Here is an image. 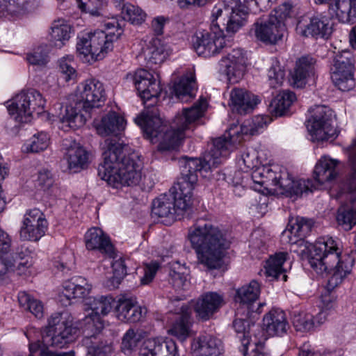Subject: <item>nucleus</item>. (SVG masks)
<instances>
[{"instance_id":"obj_6","label":"nucleus","mask_w":356,"mask_h":356,"mask_svg":"<svg viewBox=\"0 0 356 356\" xmlns=\"http://www.w3.org/2000/svg\"><path fill=\"white\" fill-rule=\"evenodd\" d=\"M232 147L231 137L228 138L221 136L213 140L212 147L205 154L203 160L188 156L181 158L179 160L180 177L174 186L175 188L179 189L192 198L193 191L197 181V172L217 168L229 156Z\"/></svg>"},{"instance_id":"obj_3","label":"nucleus","mask_w":356,"mask_h":356,"mask_svg":"<svg viewBox=\"0 0 356 356\" xmlns=\"http://www.w3.org/2000/svg\"><path fill=\"white\" fill-rule=\"evenodd\" d=\"M198 261L210 269L221 266L225 251L229 247L225 232L210 222L198 220L188 233Z\"/></svg>"},{"instance_id":"obj_29","label":"nucleus","mask_w":356,"mask_h":356,"mask_svg":"<svg viewBox=\"0 0 356 356\" xmlns=\"http://www.w3.org/2000/svg\"><path fill=\"white\" fill-rule=\"evenodd\" d=\"M86 248L89 250H99L100 252L113 257L114 248L110 238L98 227H92L85 234Z\"/></svg>"},{"instance_id":"obj_59","label":"nucleus","mask_w":356,"mask_h":356,"mask_svg":"<svg viewBox=\"0 0 356 356\" xmlns=\"http://www.w3.org/2000/svg\"><path fill=\"white\" fill-rule=\"evenodd\" d=\"M159 268V263L152 261L149 264L144 265L143 267V275L140 277V283L143 285L148 284L150 283Z\"/></svg>"},{"instance_id":"obj_45","label":"nucleus","mask_w":356,"mask_h":356,"mask_svg":"<svg viewBox=\"0 0 356 356\" xmlns=\"http://www.w3.org/2000/svg\"><path fill=\"white\" fill-rule=\"evenodd\" d=\"M18 301L21 307L29 310L36 318H40L43 316V305L42 302L27 293L21 291L18 294Z\"/></svg>"},{"instance_id":"obj_38","label":"nucleus","mask_w":356,"mask_h":356,"mask_svg":"<svg viewBox=\"0 0 356 356\" xmlns=\"http://www.w3.org/2000/svg\"><path fill=\"white\" fill-rule=\"evenodd\" d=\"M114 299L111 296H100L98 298L89 297L86 299V305L91 309V317L90 319L99 321V316L107 315L111 310Z\"/></svg>"},{"instance_id":"obj_56","label":"nucleus","mask_w":356,"mask_h":356,"mask_svg":"<svg viewBox=\"0 0 356 356\" xmlns=\"http://www.w3.org/2000/svg\"><path fill=\"white\" fill-rule=\"evenodd\" d=\"M124 24V20L119 21L116 18H112L111 20L105 22L104 26L107 31L106 34L109 35V38H112L113 42L118 40L123 33Z\"/></svg>"},{"instance_id":"obj_43","label":"nucleus","mask_w":356,"mask_h":356,"mask_svg":"<svg viewBox=\"0 0 356 356\" xmlns=\"http://www.w3.org/2000/svg\"><path fill=\"white\" fill-rule=\"evenodd\" d=\"M195 86V76L192 73L182 76L175 83L173 91L176 97L181 102H188L193 97Z\"/></svg>"},{"instance_id":"obj_51","label":"nucleus","mask_w":356,"mask_h":356,"mask_svg":"<svg viewBox=\"0 0 356 356\" xmlns=\"http://www.w3.org/2000/svg\"><path fill=\"white\" fill-rule=\"evenodd\" d=\"M49 145V136L47 133L41 131L34 134L25 146L27 152L37 153L46 149Z\"/></svg>"},{"instance_id":"obj_52","label":"nucleus","mask_w":356,"mask_h":356,"mask_svg":"<svg viewBox=\"0 0 356 356\" xmlns=\"http://www.w3.org/2000/svg\"><path fill=\"white\" fill-rule=\"evenodd\" d=\"M49 51L47 44H41L28 54L26 59L31 65H45L49 62Z\"/></svg>"},{"instance_id":"obj_18","label":"nucleus","mask_w":356,"mask_h":356,"mask_svg":"<svg viewBox=\"0 0 356 356\" xmlns=\"http://www.w3.org/2000/svg\"><path fill=\"white\" fill-rule=\"evenodd\" d=\"M353 56L349 51L337 54L331 67L332 81L342 91H348L355 86Z\"/></svg>"},{"instance_id":"obj_11","label":"nucleus","mask_w":356,"mask_h":356,"mask_svg":"<svg viewBox=\"0 0 356 356\" xmlns=\"http://www.w3.org/2000/svg\"><path fill=\"white\" fill-rule=\"evenodd\" d=\"M113 39L104 31L97 30L78 37L76 54L84 63L103 59L113 49Z\"/></svg>"},{"instance_id":"obj_41","label":"nucleus","mask_w":356,"mask_h":356,"mask_svg":"<svg viewBox=\"0 0 356 356\" xmlns=\"http://www.w3.org/2000/svg\"><path fill=\"white\" fill-rule=\"evenodd\" d=\"M296 99V95L293 92L283 90L271 101L269 105V111L276 117L284 115Z\"/></svg>"},{"instance_id":"obj_53","label":"nucleus","mask_w":356,"mask_h":356,"mask_svg":"<svg viewBox=\"0 0 356 356\" xmlns=\"http://www.w3.org/2000/svg\"><path fill=\"white\" fill-rule=\"evenodd\" d=\"M155 341L154 348L156 356H176L177 346L172 339L161 341L159 339H153Z\"/></svg>"},{"instance_id":"obj_33","label":"nucleus","mask_w":356,"mask_h":356,"mask_svg":"<svg viewBox=\"0 0 356 356\" xmlns=\"http://www.w3.org/2000/svg\"><path fill=\"white\" fill-rule=\"evenodd\" d=\"M63 147L66 149V159L68 167L74 172L85 168L88 162L87 152L75 141L65 139Z\"/></svg>"},{"instance_id":"obj_24","label":"nucleus","mask_w":356,"mask_h":356,"mask_svg":"<svg viewBox=\"0 0 356 356\" xmlns=\"http://www.w3.org/2000/svg\"><path fill=\"white\" fill-rule=\"evenodd\" d=\"M223 305L222 296L216 292H207L196 300L194 311L200 320L206 321L211 318Z\"/></svg>"},{"instance_id":"obj_27","label":"nucleus","mask_w":356,"mask_h":356,"mask_svg":"<svg viewBox=\"0 0 356 356\" xmlns=\"http://www.w3.org/2000/svg\"><path fill=\"white\" fill-rule=\"evenodd\" d=\"M314 222L311 219L297 217L290 219L286 229L282 234V241L291 243H296L299 239L306 237L312 231Z\"/></svg>"},{"instance_id":"obj_2","label":"nucleus","mask_w":356,"mask_h":356,"mask_svg":"<svg viewBox=\"0 0 356 356\" xmlns=\"http://www.w3.org/2000/svg\"><path fill=\"white\" fill-rule=\"evenodd\" d=\"M337 160L322 157L316 163L314 171V183L310 179L293 180L286 169L278 165H267L266 170V185L271 183L282 190L287 196H300L303 193H312L318 189L325 182L331 181L338 175Z\"/></svg>"},{"instance_id":"obj_39","label":"nucleus","mask_w":356,"mask_h":356,"mask_svg":"<svg viewBox=\"0 0 356 356\" xmlns=\"http://www.w3.org/2000/svg\"><path fill=\"white\" fill-rule=\"evenodd\" d=\"M181 311V316L173 324L169 332L179 342L183 343L190 335L191 321L190 309L186 305H183Z\"/></svg>"},{"instance_id":"obj_35","label":"nucleus","mask_w":356,"mask_h":356,"mask_svg":"<svg viewBox=\"0 0 356 356\" xmlns=\"http://www.w3.org/2000/svg\"><path fill=\"white\" fill-rule=\"evenodd\" d=\"M82 344L86 349L87 356H115L112 343L103 341L99 334L85 336Z\"/></svg>"},{"instance_id":"obj_5","label":"nucleus","mask_w":356,"mask_h":356,"mask_svg":"<svg viewBox=\"0 0 356 356\" xmlns=\"http://www.w3.org/2000/svg\"><path fill=\"white\" fill-rule=\"evenodd\" d=\"M341 250L332 238H319L314 245L309 257L311 267L318 274L329 275L327 289L339 285L352 269L353 260L341 257Z\"/></svg>"},{"instance_id":"obj_1","label":"nucleus","mask_w":356,"mask_h":356,"mask_svg":"<svg viewBox=\"0 0 356 356\" xmlns=\"http://www.w3.org/2000/svg\"><path fill=\"white\" fill-rule=\"evenodd\" d=\"M95 127L101 136L115 135L102 144L104 161L98 167L99 177L114 188L137 185L141 179L139 156L129 152L128 146L116 137L124 129V119L110 111L100 121H95Z\"/></svg>"},{"instance_id":"obj_40","label":"nucleus","mask_w":356,"mask_h":356,"mask_svg":"<svg viewBox=\"0 0 356 356\" xmlns=\"http://www.w3.org/2000/svg\"><path fill=\"white\" fill-rule=\"evenodd\" d=\"M287 252H278L273 256H270L267 260L265 266V274L267 277H272L275 280H282L286 282L287 275L285 274V270L282 266L288 259Z\"/></svg>"},{"instance_id":"obj_28","label":"nucleus","mask_w":356,"mask_h":356,"mask_svg":"<svg viewBox=\"0 0 356 356\" xmlns=\"http://www.w3.org/2000/svg\"><path fill=\"white\" fill-rule=\"evenodd\" d=\"M315 65L316 60L312 56L307 55L300 57L296 61L293 71L291 72V85L294 88H303L308 78L314 75Z\"/></svg>"},{"instance_id":"obj_21","label":"nucleus","mask_w":356,"mask_h":356,"mask_svg":"<svg viewBox=\"0 0 356 356\" xmlns=\"http://www.w3.org/2000/svg\"><path fill=\"white\" fill-rule=\"evenodd\" d=\"M47 228V222L41 211L35 208L30 209L24 215L19 232L20 238L37 241L45 234Z\"/></svg>"},{"instance_id":"obj_31","label":"nucleus","mask_w":356,"mask_h":356,"mask_svg":"<svg viewBox=\"0 0 356 356\" xmlns=\"http://www.w3.org/2000/svg\"><path fill=\"white\" fill-rule=\"evenodd\" d=\"M263 325L270 336H282L289 327L285 312L280 309H271L264 316Z\"/></svg>"},{"instance_id":"obj_47","label":"nucleus","mask_w":356,"mask_h":356,"mask_svg":"<svg viewBox=\"0 0 356 356\" xmlns=\"http://www.w3.org/2000/svg\"><path fill=\"white\" fill-rule=\"evenodd\" d=\"M77 7L84 13H88L92 16H104V8L106 5V0H75Z\"/></svg>"},{"instance_id":"obj_61","label":"nucleus","mask_w":356,"mask_h":356,"mask_svg":"<svg viewBox=\"0 0 356 356\" xmlns=\"http://www.w3.org/2000/svg\"><path fill=\"white\" fill-rule=\"evenodd\" d=\"M170 21L169 17L164 16H157L152 21V29L155 35H161L163 33L165 25Z\"/></svg>"},{"instance_id":"obj_8","label":"nucleus","mask_w":356,"mask_h":356,"mask_svg":"<svg viewBox=\"0 0 356 356\" xmlns=\"http://www.w3.org/2000/svg\"><path fill=\"white\" fill-rule=\"evenodd\" d=\"M77 330L60 313L51 316L48 325L42 332V341L29 345L30 356L49 346L62 348L75 339Z\"/></svg>"},{"instance_id":"obj_22","label":"nucleus","mask_w":356,"mask_h":356,"mask_svg":"<svg viewBox=\"0 0 356 356\" xmlns=\"http://www.w3.org/2000/svg\"><path fill=\"white\" fill-rule=\"evenodd\" d=\"M247 57L242 49H234L219 61L220 70L230 82H238L245 70Z\"/></svg>"},{"instance_id":"obj_23","label":"nucleus","mask_w":356,"mask_h":356,"mask_svg":"<svg viewBox=\"0 0 356 356\" xmlns=\"http://www.w3.org/2000/svg\"><path fill=\"white\" fill-rule=\"evenodd\" d=\"M207 101L201 97L197 102L189 108L182 110V113L176 117L175 124L184 131L193 129L197 125L202 124V118L207 108Z\"/></svg>"},{"instance_id":"obj_15","label":"nucleus","mask_w":356,"mask_h":356,"mask_svg":"<svg viewBox=\"0 0 356 356\" xmlns=\"http://www.w3.org/2000/svg\"><path fill=\"white\" fill-rule=\"evenodd\" d=\"M45 99L41 93L33 88L22 90L7 106L10 115H13L17 122L27 123L36 108H42Z\"/></svg>"},{"instance_id":"obj_48","label":"nucleus","mask_w":356,"mask_h":356,"mask_svg":"<svg viewBox=\"0 0 356 356\" xmlns=\"http://www.w3.org/2000/svg\"><path fill=\"white\" fill-rule=\"evenodd\" d=\"M122 14L124 21H129L134 24H142L146 17V13L141 8L131 3L123 4Z\"/></svg>"},{"instance_id":"obj_37","label":"nucleus","mask_w":356,"mask_h":356,"mask_svg":"<svg viewBox=\"0 0 356 356\" xmlns=\"http://www.w3.org/2000/svg\"><path fill=\"white\" fill-rule=\"evenodd\" d=\"M168 55V49L159 39L153 40L143 50V56L147 65L151 67L162 63Z\"/></svg>"},{"instance_id":"obj_34","label":"nucleus","mask_w":356,"mask_h":356,"mask_svg":"<svg viewBox=\"0 0 356 356\" xmlns=\"http://www.w3.org/2000/svg\"><path fill=\"white\" fill-rule=\"evenodd\" d=\"M316 3H329L338 19L342 23L356 22V0H315Z\"/></svg>"},{"instance_id":"obj_49","label":"nucleus","mask_w":356,"mask_h":356,"mask_svg":"<svg viewBox=\"0 0 356 356\" xmlns=\"http://www.w3.org/2000/svg\"><path fill=\"white\" fill-rule=\"evenodd\" d=\"M169 276L174 287L182 288L187 280V270L184 266L177 261L172 264Z\"/></svg>"},{"instance_id":"obj_10","label":"nucleus","mask_w":356,"mask_h":356,"mask_svg":"<svg viewBox=\"0 0 356 356\" xmlns=\"http://www.w3.org/2000/svg\"><path fill=\"white\" fill-rule=\"evenodd\" d=\"M211 24L210 31H202L197 32L193 38V47L199 56L204 58H210L219 54L222 49L227 46L226 39L228 35H225L222 29L220 28V22L225 21L226 17H216L213 15V9L211 14ZM222 25L226 26V24L222 22ZM230 36L232 33H227Z\"/></svg>"},{"instance_id":"obj_13","label":"nucleus","mask_w":356,"mask_h":356,"mask_svg":"<svg viewBox=\"0 0 356 356\" xmlns=\"http://www.w3.org/2000/svg\"><path fill=\"white\" fill-rule=\"evenodd\" d=\"M307 128L313 141L334 140L338 136L334 125L333 111L330 108L318 105L311 108Z\"/></svg>"},{"instance_id":"obj_42","label":"nucleus","mask_w":356,"mask_h":356,"mask_svg":"<svg viewBox=\"0 0 356 356\" xmlns=\"http://www.w3.org/2000/svg\"><path fill=\"white\" fill-rule=\"evenodd\" d=\"M349 159L351 165V172L341 184V189L350 195L352 202L356 201V138L350 147Z\"/></svg>"},{"instance_id":"obj_62","label":"nucleus","mask_w":356,"mask_h":356,"mask_svg":"<svg viewBox=\"0 0 356 356\" xmlns=\"http://www.w3.org/2000/svg\"><path fill=\"white\" fill-rule=\"evenodd\" d=\"M11 243L12 240L8 234L0 228V256L10 251Z\"/></svg>"},{"instance_id":"obj_16","label":"nucleus","mask_w":356,"mask_h":356,"mask_svg":"<svg viewBox=\"0 0 356 356\" xmlns=\"http://www.w3.org/2000/svg\"><path fill=\"white\" fill-rule=\"evenodd\" d=\"M245 314L246 311L243 310L238 314V309H236L235 319L232 323L236 336L243 346V355L244 356H263L261 355L263 343L257 341L256 337L252 339L251 335V327H254V324L249 320L252 314L247 317Z\"/></svg>"},{"instance_id":"obj_36","label":"nucleus","mask_w":356,"mask_h":356,"mask_svg":"<svg viewBox=\"0 0 356 356\" xmlns=\"http://www.w3.org/2000/svg\"><path fill=\"white\" fill-rule=\"evenodd\" d=\"M73 27L63 19L54 20L50 28V41L58 48L63 47L71 38Z\"/></svg>"},{"instance_id":"obj_55","label":"nucleus","mask_w":356,"mask_h":356,"mask_svg":"<svg viewBox=\"0 0 356 356\" xmlns=\"http://www.w3.org/2000/svg\"><path fill=\"white\" fill-rule=\"evenodd\" d=\"M293 323L297 330L302 332L310 331L315 327L314 316L304 312H294Z\"/></svg>"},{"instance_id":"obj_17","label":"nucleus","mask_w":356,"mask_h":356,"mask_svg":"<svg viewBox=\"0 0 356 356\" xmlns=\"http://www.w3.org/2000/svg\"><path fill=\"white\" fill-rule=\"evenodd\" d=\"M254 0H237L235 6L225 3H219L213 7V15L226 17V32L234 34L243 26L244 22L250 11V3Z\"/></svg>"},{"instance_id":"obj_63","label":"nucleus","mask_w":356,"mask_h":356,"mask_svg":"<svg viewBox=\"0 0 356 356\" xmlns=\"http://www.w3.org/2000/svg\"><path fill=\"white\" fill-rule=\"evenodd\" d=\"M59 70L63 76V79L68 81L75 76V70L69 65L65 60H61L59 63Z\"/></svg>"},{"instance_id":"obj_60","label":"nucleus","mask_w":356,"mask_h":356,"mask_svg":"<svg viewBox=\"0 0 356 356\" xmlns=\"http://www.w3.org/2000/svg\"><path fill=\"white\" fill-rule=\"evenodd\" d=\"M112 268L113 270V282H115L118 285L127 275V266L124 264V260L122 258H120L115 261L112 264Z\"/></svg>"},{"instance_id":"obj_32","label":"nucleus","mask_w":356,"mask_h":356,"mask_svg":"<svg viewBox=\"0 0 356 356\" xmlns=\"http://www.w3.org/2000/svg\"><path fill=\"white\" fill-rule=\"evenodd\" d=\"M117 316L119 320L126 323H136L140 321L146 313V309L143 308L132 299H120L116 306Z\"/></svg>"},{"instance_id":"obj_58","label":"nucleus","mask_w":356,"mask_h":356,"mask_svg":"<svg viewBox=\"0 0 356 356\" xmlns=\"http://www.w3.org/2000/svg\"><path fill=\"white\" fill-rule=\"evenodd\" d=\"M54 182L53 175L49 170L43 169L38 172L36 183L41 189L46 191L50 188Z\"/></svg>"},{"instance_id":"obj_54","label":"nucleus","mask_w":356,"mask_h":356,"mask_svg":"<svg viewBox=\"0 0 356 356\" xmlns=\"http://www.w3.org/2000/svg\"><path fill=\"white\" fill-rule=\"evenodd\" d=\"M13 258L14 260V267L28 268L32 265L31 251L24 245H21L16 248L13 254Z\"/></svg>"},{"instance_id":"obj_4","label":"nucleus","mask_w":356,"mask_h":356,"mask_svg":"<svg viewBox=\"0 0 356 356\" xmlns=\"http://www.w3.org/2000/svg\"><path fill=\"white\" fill-rule=\"evenodd\" d=\"M105 100L104 84L95 79H86L77 86L72 104L65 107L58 104L60 108L58 116L70 128L81 127L92 117L93 109L101 107Z\"/></svg>"},{"instance_id":"obj_30","label":"nucleus","mask_w":356,"mask_h":356,"mask_svg":"<svg viewBox=\"0 0 356 356\" xmlns=\"http://www.w3.org/2000/svg\"><path fill=\"white\" fill-rule=\"evenodd\" d=\"M191 348L195 356H220L222 350L221 341L208 334L195 338Z\"/></svg>"},{"instance_id":"obj_9","label":"nucleus","mask_w":356,"mask_h":356,"mask_svg":"<svg viewBox=\"0 0 356 356\" xmlns=\"http://www.w3.org/2000/svg\"><path fill=\"white\" fill-rule=\"evenodd\" d=\"M191 196L186 195L173 186L169 194L161 195L152 202V215L154 217L165 218L163 223H171L180 219L184 213L191 207Z\"/></svg>"},{"instance_id":"obj_46","label":"nucleus","mask_w":356,"mask_h":356,"mask_svg":"<svg viewBox=\"0 0 356 356\" xmlns=\"http://www.w3.org/2000/svg\"><path fill=\"white\" fill-rule=\"evenodd\" d=\"M140 334L134 329H129L123 335L121 343V351L127 355H130L136 351L140 343Z\"/></svg>"},{"instance_id":"obj_57","label":"nucleus","mask_w":356,"mask_h":356,"mask_svg":"<svg viewBox=\"0 0 356 356\" xmlns=\"http://www.w3.org/2000/svg\"><path fill=\"white\" fill-rule=\"evenodd\" d=\"M258 163L257 154L254 149L245 150L238 160L239 166L243 165L246 170L253 169Z\"/></svg>"},{"instance_id":"obj_19","label":"nucleus","mask_w":356,"mask_h":356,"mask_svg":"<svg viewBox=\"0 0 356 356\" xmlns=\"http://www.w3.org/2000/svg\"><path fill=\"white\" fill-rule=\"evenodd\" d=\"M261 292L260 284L254 280L249 284H245L236 290L234 296V302L238 305V314L241 312L246 311L245 316L250 314L261 312V308L264 302H258L257 300Z\"/></svg>"},{"instance_id":"obj_12","label":"nucleus","mask_w":356,"mask_h":356,"mask_svg":"<svg viewBox=\"0 0 356 356\" xmlns=\"http://www.w3.org/2000/svg\"><path fill=\"white\" fill-rule=\"evenodd\" d=\"M292 7L284 3L273 10L266 21L254 23L256 38L266 44H275L281 40L285 31L284 20L290 16Z\"/></svg>"},{"instance_id":"obj_26","label":"nucleus","mask_w":356,"mask_h":356,"mask_svg":"<svg viewBox=\"0 0 356 356\" xmlns=\"http://www.w3.org/2000/svg\"><path fill=\"white\" fill-rule=\"evenodd\" d=\"M229 106L240 115L251 113L259 103L257 96L244 88H234L231 90Z\"/></svg>"},{"instance_id":"obj_64","label":"nucleus","mask_w":356,"mask_h":356,"mask_svg":"<svg viewBox=\"0 0 356 356\" xmlns=\"http://www.w3.org/2000/svg\"><path fill=\"white\" fill-rule=\"evenodd\" d=\"M155 341L154 339L145 340L139 351L138 356H156L154 348H155Z\"/></svg>"},{"instance_id":"obj_14","label":"nucleus","mask_w":356,"mask_h":356,"mask_svg":"<svg viewBox=\"0 0 356 356\" xmlns=\"http://www.w3.org/2000/svg\"><path fill=\"white\" fill-rule=\"evenodd\" d=\"M126 80L131 82L136 87L139 96L144 102L146 110L140 116L145 115L148 111L154 108L159 111L154 105L157 103L161 93L160 83L154 76L144 69H139L126 75Z\"/></svg>"},{"instance_id":"obj_44","label":"nucleus","mask_w":356,"mask_h":356,"mask_svg":"<svg viewBox=\"0 0 356 356\" xmlns=\"http://www.w3.org/2000/svg\"><path fill=\"white\" fill-rule=\"evenodd\" d=\"M338 224L345 230H350L356 225V207L348 204L341 206L337 216Z\"/></svg>"},{"instance_id":"obj_25","label":"nucleus","mask_w":356,"mask_h":356,"mask_svg":"<svg viewBox=\"0 0 356 356\" xmlns=\"http://www.w3.org/2000/svg\"><path fill=\"white\" fill-rule=\"evenodd\" d=\"M63 286L59 298L64 306L70 305L72 299L86 298L91 290V285L81 276H74L65 281Z\"/></svg>"},{"instance_id":"obj_20","label":"nucleus","mask_w":356,"mask_h":356,"mask_svg":"<svg viewBox=\"0 0 356 356\" xmlns=\"http://www.w3.org/2000/svg\"><path fill=\"white\" fill-rule=\"evenodd\" d=\"M296 30L303 37L328 38L332 33V23L325 17H303L298 20Z\"/></svg>"},{"instance_id":"obj_7","label":"nucleus","mask_w":356,"mask_h":356,"mask_svg":"<svg viewBox=\"0 0 356 356\" xmlns=\"http://www.w3.org/2000/svg\"><path fill=\"white\" fill-rule=\"evenodd\" d=\"M135 122L142 129L145 138L152 143H159L157 148L161 152L176 149L184 138V130L176 124L172 127L165 123L154 108L138 116Z\"/></svg>"},{"instance_id":"obj_50","label":"nucleus","mask_w":356,"mask_h":356,"mask_svg":"<svg viewBox=\"0 0 356 356\" xmlns=\"http://www.w3.org/2000/svg\"><path fill=\"white\" fill-rule=\"evenodd\" d=\"M269 85L275 88L280 86L284 82L285 71L277 59H273L271 66L268 70Z\"/></svg>"}]
</instances>
